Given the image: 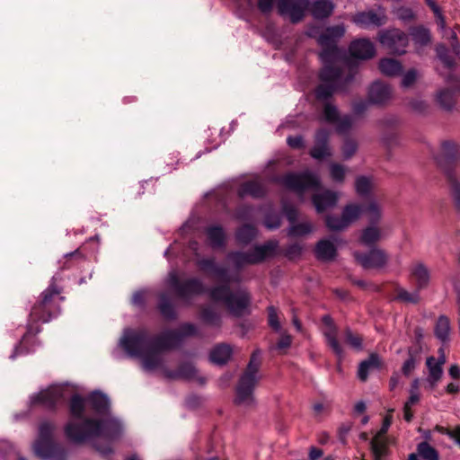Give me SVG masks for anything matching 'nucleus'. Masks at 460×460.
Here are the masks:
<instances>
[{
    "label": "nucleus",
    "mask_w": 460,
    "mask_h": 460,
    "mask_svg": "<svg viewBox=\"0 0 460 460\" xmlns=\"http://www.w3.org/2000/svg\"><path fill=\"white\" fill-rule=\"evenodd\" d=\"M198 333L197 327L192 323H185L179 331H165L156 337H150L146 330L126 329L119 345L133 358L141 359L142 367L146 371L162 369L168 378L193 379L197 370L190 363L181 366L175 372L168 371L164 367L163 353L177 346L182 337Z\"/></svg>",
    "instance_id": "obj_1"
},
{
    "label": "nucleus",
    "mask_w": 460,
    "mask_h": 460,
    "mask_svg": "<svg viewBox=\"0 0 460 460\" xmlns=\"http://www.w3.org/2000/svg\"><path fill=\"white\" fill-rule=\"evenodd\" d=\"M108 397L93 392L86 400L73 395L70 401L71 420L65 426L66 438L74 443H83L95 438L111 440L119 436L121 423L109 414Z\"/></svg>",
    "instance_id": "obj_2"
},
{
    "label": "nucleus",
    "mask_w": 460,
    "mask_h": 460,
    "mask_svg": "<svg viewBox=\"0 0 460 460\" xmlns=\"http://www.w3.org/2000/svg\"><path fill=\"white\" fill-rule=\"evenodd\" d=\"M344 33L345 27L342 24L328 27L322 32L316 28H310L308 31V35L315 38L323 48L320 53L323 65L320 74L321 84L315 91L318 100L324 101L334 92L342 89L352 81L356 73L355 68L343 58V52L337 48V41Z\"/></svg>",
    "instance_id": "obj_3"
},
{
    "label": "nucleus",
    "mask_w": 460,
    "mask_h": 460,
    "mask_svg": "<svg viewBox=\"0 0 460 460\" xmlns=\"http://www.w3.org/2000/svg\"><path fill=\"white\" fill-rule=\"evenodd\" d=\"M261 366V353H252L246 370L242 375L236 387L235 402L241 406H251L254 402L253 389L261 379L259 372Z\"/></svg>",
    "instance_id": "obj_4"
},
{
    "label": "nucleus",
    "mask_w": 460,
    "mask_h": 460,
    "mask_svg": "<svg viewBox=\"0 0 460 460\" xmlns=\"http://www.w3.org/2000/svg\"><path fill=\"white\" fill-rule=\"evenodd\" d=\"M369 103V100L354 102L352 104L353 115L341 116L338 108L331 102H327L323 108V119L326 122L335 125L337 133L346 134L353 128L355 117L364 114L368 109Z\"/></svg>",
    "instance_id": "obj_5"
},
{
    "label": "nucleus",
    "mask_w": 460,
    "mask_h": 460,
    "mask_svg": "<svg viewBox=\"0 0 460 460\" xmlns=\"http://www.w3.org/2000/svg\"><path fill=\"white\" fill-rule=\"evenodd\" d=\"M209 296L214 301L222 302L234 315L240 316L248 311L250 296L245 290L232 292L227 285H223L211 288Z\"/></svg>",
    "instance_id": "obj_6"
},
{
    "label": "nucleus",
    "mask_w": 460,
    "mask_h": 460,
    "mask_svg": "<svg viewBox=\"0 0 460 460\" xmlns=\"http://www.w3.org/2000/svg\"><path fill=\"white\" fill-rule=\"evenodd\" d=\"M279 247V242L270 240L261 245L255 246L249 252H234L227 255V259L234 266L240 269L246 265L262 262L268 258L273 257Z\"/></svg>",
    "instance_id": "obj_7"
},
{
    "label": "nucleus",
    "mask_w": 460,
    "mask_h": 460,
    "mask_svg": "<svg viewBox=\"0 0 460 460\" xmlns=\"http://www.w3.org/2000/svg\"><path fill=\"white\" fill-rule=\"evenodd\" d=\"M54 429V424L49 421H43L39 426V435L33 444V450L41 459L59 458L65 455L60 445L53 440Z\"/></svg>",
    "instance_id": "obj_8"
},
{
    "label": "nucleus",
    "mask_w": 460,
    "mask_h": 460,
    "mask_svg": "<svg viewBox=\"0 0 460 460\" xmlns=\"http://www.w3.org/2000/svg\"><path fill=\"white\" fill-rule=\"evenodd\" d=\"M275 1L259 0V9L263 13H268L272 9ZM308 5V0H278L279 13L282 16L288 17L292 22H297L302 20Z\"/></svg>",
    "instance_id": "obj_9"
},
{
    "label": "nucleus",
    "mask_w": 460,
    "mask_h": 460,
    "mask_svg": "<svg viewBox=\"0 0 460 460\" xmlns=\"http://www.w3.org/2000/svg\"><path fill=\"white\" fill-rule=\"evenodd\" d=\"M282 183L302 197L307 190H318L321 186V180L317 173L306 170L299 173H288L283 177Z\"/></svg>",
    "instance_id": "obj_10"
},
{
    "label": "nucleus",
    "mask_w": 460,
    "mask_h": 460,
    "mask_svg": "<svg viewBox=\"0 0 460 460\" xmlns=\"http://www.w3.org/2000/svg\"><path fill=\"white\" fill-rule=\"evenodd\" d=\"M166 282L176 296L185 301L189 300L192 296L200 295L205 292V287L201 280L197 278H191L181 281L176 270L169 272Z\"/></svg>",
    "instance_id": "obj_11"
},
{
    "label": "nucleus",
    "mask_w": 460,
    "mask_h": 460,
    "mask_svg": "<svg viewBox=\"0 0 460 460\" xmlns=\"http://www.w3.org/2000/svg\"><path fill=\"white\" fill-rule=\"evenodd\" d=\"M58 290L50 285L42 293V300L35 305L30 314V320L31 322H42L47 323L51 320L53 316H56L59 310L54 305L53 298L58 295Z\"/></svg>",
    "instance_id": "obj_12"
},
{
    "label": "nucleus",
    "mask_w": 460,
    "mask_h": 460,
    "mask_svg": "<svg viewBox=\"0 0 460 460\" xmlns=\"http://www.w3.org/2000/svg\"><path fill=\"white\" fill-rule=\"evenodd\" d=\"M361 215H363V206L351 203L343 208L341 217L328 216L325 223L330 230L341 231L358 220Z\"/></svg>",
    "instance_id": "obj_13"
},
{
    "label": "nucleus",
    "mask_w": 460,
    "mask_h": 460,
    "mask_svg": "<svg viewBox=\"0 0 460 460\" xmlns=\"http://www.w3.org/2000/svg\"><path fill=\"white\" fill-rule=\"evenodd\" d=\"M70 394L67 385H51L46 390L31 397V404H40L46 408H52L62 402Z\"/></svg>",
    "instance_id": "obj_14"
},
{
    "label": "nucleus",
    "mask_w": 460,
    "mask_h": 460,
    "mask_svg": "<svg viewBox=\"0 0 460 460\" xmlns=\"http://www.w3.org/2000/svg\"><path fill=\"white\" fill-rule=\"evenodd\" d=\"M380 43L394 54L402 55L406 52L409 44L408 35L399 29H393L381 31L379 34Z\"/></svg>",
    "instance_id": "obj_15"
},
{
    "label": "nucleus",
    "mask_w": 460,
    "mask_h": 460,
    "mask_svg": "<svg viewBox=\"0 0 460 460\" xmlns=\"http://www.w3.org/2000/svg\"><path fill=\"white\" fill-rule=\"evenodd\" d=\"M393 409L388 411L387 414L383 420L381 429L376 432V434L370 441V447L374 456V460H384V457L387 454L385 434L387 433L393 422Z\"/></svg>",
    "instance_id": "obj_16"
},
{
    "label": "nucleus",
    "mask_w": 460,
    "mask_h": 460,
    "mask_svg": "<svg viewBox=\"0 0 460 460\" xmlns=\"http://www.w3.org/2000/svg\"><path fill=\"white\" fill-rule=\"evenodd\" d=\"M355 259L365 269H379L386 265L389 256L385 251L374 248L367 253L355 252Z\"/></svg>",
    "instance_id": "obj_17"
},
{
    "label": "nucleus",
    "mask_w": 460,
    "mask_h": 460,
    "mask_svg": "<svg viewBox=\"0 0 460 460\" xmlns=\"http://www.w3.org/2000/svg\"><path fill=\"white\" fill-rule=\"evenodd\" d=\"M283 211H284L288 220L291 224V226H289V228L288 230V236H291V237L305 236L313 231L314 226L309 221L295 223V221L297 217V211L295 208L288 207L286 204H283Z\"/></svg>",
    "instance_id": "obj_18"
},
{
    "label": "nucleus",
    "mask_w": 460,
    "mask_h": 460,
    "mask_svg": "<svg viewBox=\"0 0 460 460\" xmlns=\"http://www.w3.org/2000/svg\"><path fill=\"white\" fill-rule=\"evenodd\" d=\"M352 20L360 28L367 29L372 26L379 27L385 24L386 15L385 10L379 6L376 10L358 13L353 16Z\"/></svg>",
    "instance_id": "obj_19"
},
{
    "label": "nucleus",
    "mask_w": 460,
    "mask_h": 460,
    "mask_svg": "<svg viewBox=\"0 0 460 460\" xmlns=\"http://www.w3.org/2000/svg\"><path fill=\"white\" fill-rule=\"evenodd\" d=\"M331 131L326 128H320L316 131L314 137V145L310 151V155L314 159H323L332 155V148L329 145Z\"/></svg>",
    "instance_id": "obj_20"
},
{
    "label": "nucleus",
    "mask_w": 460,
    "mask_h": 460,
    "mask_svg": "<svg viewBox=\"0 0 460 460\" xmlns=\"http://www.w3.org/2000/svg\"><path fill=\"white\" fill-rule=\"evenodd\" d=\"M447 83L452 86V89L445 88L438 91L437 102L442 108L450 110L456 103V93L460 91V80L456 79L453 75H448L447 76Z\"/></svg>",
    "instance_id": "obj_21"
},
{
    "label": "nucleus",
    "mask_w": 460,
    "mask_h": 460,
    "mask_svg": "<svg viewBox=\"0 0 460 460\" xmlns=\"http://www.w3.org/2000/svg\"><path fill=\"white\" fill-rule=\"evenodd\" d=\"M323 323L324 324L323 333L326 339L328 346L339 358H342L343 348L337 340L338 330L333 323L332 319L328 315H324L323 317Z\"/></svg>",
    "instance_id": "obj_22"
},
{
    "label": "nucleus",
    "mask_w": 460,
    "mask_h": 460,
    "mask_svg": "<svg viewBox=\"0 0 460 460\" xmlns=\"http://www.w3.org/2000/svg\"><path fill=\"white\" fill-rule=\"evenodd\" d=\"M392 97V90L389 85L381 83H373L368 89V100L372 104H384Z\"/></svg>",
    "instance_id": "obj_23"
},
{
    "label": "nucleus",
    "mask_w": 460,
    "mask_h": 460,
    "mask_svg": "<svg viewBox=\"0 0 460 460\" xmlns=\"http://www.w3.org/2000/svg\"><path fill=\"white\" fill-rule=\"evenodd\" d=\"M349 53L352 57L358 59H368L374 57L376 53L373 43L367 39H359L351 42Z\"/></svg>",
    "instance_id": "obj_24"
},
{
    "label": "nucleus",
    "mask_w": 460,
    "mask_h": 460,
    "mask_svg": "<svg viewBox=\"0 0 460 460\" xmlns=\"http://www.w3.org/2000/svg\"><path fill=\"white\" fill-rule=\"evenodd\" d=\"M338 199L339 194L328 190L315 193L312 198L313 203L319 213L334 207Z\"/></svg>",
    "instance_id": "obj_25"
},
{
    "label": "nucleus",
    "mask_w": 460,
    "mask_h": 460,
    "mask_svg": "<svg viewBox=\"0 0 460 460\" xmlns=\"http://www.w3.org/2000/svg\"><path fill=\"white\" fill-rule=\"evenodd\" d=\"M385 237V234L379 226L370 224L365 227L360 234L359 241L362 244L371 246Z\"/></svg>",
    "instance_id": "obj_26"
},
{
    "label": "nucleus",
    "mask_w": 460,
    "mask_h": 460,
    "mask_svg": "<svg viewBox=\"0 0 460 460\" xmlns=\"http://www.w3.org/2000/svg\"><path fill=\"white\" fill-rule=\"evenodd\" d=\"M197 264L202 270L212 273L219 280L226 282V284L232 281L228 276L227 270L222 266L217 265L214 260H199Z\"/></svg>",
    "instance_id": "obj_27"
},
{
    "label": "nucleus",
    "mask_w": 460,
    "mask_h": 460,
    "mask_svg": "<svg viewBox=\"0 0 460 460\" xmlns=\"http://www.w3.org/2000/svg\"><path fill=\"white\" fill-rule=\"evenodd\" d=\"M265 193L264 184L259 178L243 182L238 189L240 197L250 195L254 198L261 197Z\"/></svg>",
    "instance_id": "obj_28"
},
{
    "label": "nucleus",
    "mask_w": 460,
    "mask_h": 460,
    "mask_svg": "<svg viewBox=\"0 0 460 460\" xmlns=\"http://www.w3.org/2000/svg\"><path fill=\"white\" fill-rule=\"evenodd\" d=\"M411 274L418 289H422L428 286L430 276L428 268L423 263H413L411 267Z\"/></svg>",
    "instance_id": "obj_29"
},
{
    "label": "nucleus",
    "mask_w": 460,
    "mask_h": 460,
    "mask_svg": "<svg viewBox=\"0 0 460 460\" xmlns=\"http://www.w3.org/2000/svg\"><path fill=\"white\" fill-rule=\"evenodd\" d=\"M233 354V348L226 343L217 344L210 352V360L217 365L226 364Z\"/></svg>",
    "instance_id": "obj_30"
},
{
    "label": "nucleus",
    "mask_w": 460,
    "mask_h": 460,
    "mask_svg": "<svg viewBox=\"0 0 460 460\" xmlns=\"http://www.w3.org/2000/svg\"><path fill=\"white\" fill-rule=\"evenodd\" d=\"M410 35L419 51L420 49L428 46L431 41L429 30L424 26H416L410 29Z\"/></svg>",
    "instance_id": "obj_31"
},
{
    "label": "nucleus",
    "mask_w": 460,
    "mask_h": 460,
    "mask_svg": "<svg viewBox=\"0 0 460 460\" xmlns=\"http://www.w3.org/2000/svg\"><path fill=\"white\" fill-rule=\"evenodd\" d=\"M315 254L321 261H331L336 255V246L331 240H321L315 246Z\"/></svg>",
    "instance_id": "obj_32"
},
{
    "label": "nucleus",
    "mask_w": 460,
    "mask_h": 460,
    "mask_svg": "<svg viewBox=\"0 0 460 460\" xmlns=\"http://www.w3.org/2000/svg\"><path fill=\"white\" fill-rule=\"evenodd\" d=\"M207 238L209 245L213 248H221L225 245L226 234L219 226H212L207 228Z\"/></svg>",
    "instance_id": "obj_33"
},
{
    "label": "nucleus",
    "mask_w": 460,
    "mask_h": 460,
    "mask_svg": "<svg viewBox=\"0 0 460 460\" xmlns=\"http://www.w3.org/2000/svg\"><path fill=\"white\" fill-rule=\"evenodd\" d=\"M363 215L367 217L369 224L377 225L382 218V208L376 200H370L363 206Z\"/></svg>",
    "instance_id": "obj_34"
},
{
    "label": "nucleus",
    "mask_w": 460,
    "mask_h": 460,
    "mask_svg": "<svg viewBox=\"0 0 460 460\" xmlns=\"http://www.w3.org/2000/svg\"><path fill=\"white\" fill-rule=\"evenodd\" d=\"M451 325L448 317L440 315L436 323L435 335L443 343L449 341Z\"/></svg>",
    "instance_id": "obj_35"
},
{
    "label": "nucleus",
    "mask_w": 460,
    "mask_h": 460,
    "mask_svg": "<svg viewBox=\"0 0 460 460\" xmlns=\"http://www.w3.org/2000/svg\"><path fill=\"white\" fill-rule=\"evenodd\" d=\"M333 10V4L329 0H315L311 6V13L314 18L328 17Z\"/></svg>",
    "instance_id": "obj_36"
},
{
    "label": "nucleus",
    "mask_w": 460,
    "mask_h": 460,
    "mask_svg": "<svg viewBox=\"0 0 460 460\" xmlns=\"http://www.w3.org/2000/svg\"><path fill=\"white\" fill-rule=\"evenodd\" d=\"M382 74L388 76H395L402 73V67L399 61L394 58H384L379 63Z\"/></svg>",
    "instance_id": "obj_37"
},
{
    "label": "nucleus",
    "mask_w": 460,
    "mask_h": 460,
    "mask_svg": "<svg viewBox=\"0 0 460 460\" xmlns=\"http://www.w3.org/2000/svg\"><path fill=\"white\" fill-rule=\"evenodd\" d=\"M447 177L451 195L457 209L460 211V178L453 171H449Z\"/></svg>",
    "instance_id": "obj_38"
},
{
    "label": "nucleus",
    "mask_w": 460,
    "mask_h": 460,
    "mask_svg": "<svg viewBox=\"0 0 460 460\" xmlns=\"http://www.w3.org/2000/svg\"><path fill=\"white\" fill-rule=\"evenodd\" d=\"M426 365L429 369L428 381L431 385V386H435L442 376L443 368L442 367L435 363V358L432 356L427 358Z\"/></svg>",
    "instance_id": "obj_39"
},
{
    "label": "nucleus",
    "mask_w": 460,
    "mask_h": 460,
    "mask_svg": "<svg viewBox=\"0 0 460 460\" xmlns=\"http://www.w3.org/2000/svg\"><path fill=\"white\" fill-rule=\"evenodd\" d=\"M379 365V358L376 355H371L367 360L360 363L358 376L361 381H366L368 376V371Z\"/></svg>",
    "instance_id": "obj_40"
},
{
    "label": "nucleus",
    "mask_w": 460,
    "mask_h": 460,
    "mask_svg": "<svg viewBox=\"0 0 460 460\" xmlns=\"http://www.w3.org/2000/svg\"><path fill=\"white\" fill-rule=\"evenodd\" d=\"M442 155L450 160L460 159V146L452 141H446L441 146Z\"/></svg>",
    "instance_id": "obj_41"
},
{
    "label": "nucleus",
    "mask_w": 460,
    "mask_h": 460,
    "mask_svg": "<svg viewBox=\"0 0 460 460\" xmlns=\"http://www.w3.org/2000/svg\"><path fill=\"white\" fill-rule=\"evenodd\" d=\"M436 51H437L438 58H439V60L443 64V67L445 69L448 70L449 75H452V70H453V66H454V60L450 57L448 49L445 46H443V45H438L436 48Z\"/></svg>",
    "instance_id": "obj_42"
},
{
    "label": "nucleus",
    "mask_w": 460,
    "mask_h": 460,
    "mask_svg": "<svg viewBox=\"0 0 460 460\" xmlns=\"http://www.w3.org/2000/svg\"><path fill=\"white\" fill-rule=\"evenodd\" d=\"M256 229L251 225L243 226L236 233L239 243H247L256 236Z\"/></svg>",
    "instance_id": "obj_43"
},
{
    "label": "nucleus",
    "mask_w": 460,
    "mask_h": 460,
    "mask_svg": "<svg viewBox=\"0 0 460 460\" xmlns=\"http://www.w3.org/2000/svg\"><path fill=\"white\" fill-rule=\"evenodd\" d=\"M418 454L424 460H438V452L427 442H421L418 445Z\"/></svg>",
    "instance_id": "obj_44"
},
{
    "label": "nucleus",
    "mask_w": 460,
    "mask_h": 460,
    "mask_svg": "<svg viewBox=\"0 0 460 460\" xmlns=\"http://www.w3.org/2000/svg\"><path fill=\"white\" fill-rule=\"evenodd\" d=\"M420 382L419 378H415L411 382V387L409 389L410 396H409V399L407 400V402H405V404H407V407L413 406L420 401Z\"/></svg>",
    "instance_id": "obj_45"
},
{
    "label": "nucleus",
    "mask_w": 460,
    "mask_h": 460,
    "mask_svg": "<svg viewBox=\"0 0 460 460\" xmlns=\"http://www.w3.org/2000/svg\"><path fill=\"white\" fill-rule=\"evenodd\" d=\"M356 191L360 196L368 194L372 189V181L369 178L360 176L356 180Z\"/></svg>",
    "instance_id": "obj_46"
},
{
    "label": "nucleus",
    "mask_w": 460,
    "mask_h": 460,
    "mask_svg": "<svg viewBox=\"0 0 460 460\" xmlns=\"http://www.w3.org/2000/svg\"><path fill=\"white\" fill-rule=\"evenodd\" d=\"M357 150H358L357 142L350 137L345 138L343 145L341 146V153H342L343 158L344 159L351 158L355 155Z\"/></svg>",
    "instance_id": "obj_47"
},
{
    "label": "nucleus",
    "mask_w": 460,
    "mask_h": 460,
    "mask_svg": "<svg viewBox=\"0 0 460 460\" xmlns=\"http://www.w3.org/2000/svg\"><path fill=\"white\" fill-rule=\"evenodd\" d=\"M202 320L211 325H219V314L211 307H206L201 312Z\"/></svg>",
    "instance_id": "obj_48"
},
{
    "label": "nucleus",
    "mask_w": 460,
    "mask_h": 460,
    "mask_svg": "<svg viewBox=\"0 0 460 460\" xmlns=\"http://www.w3.org/2000/svg\"><path fill=\"white\" fill-rule=\"evenodd\" d=\"M159 309L161 314L166 318H172L174 316L173 306L165 295H162L160 297Z\"/></svg>",
    "instance_id": "obj_49"
},
{
    "label": "nucleus",
    "mask_w": 460,
    "mask_h": 460,
    "mask_svg": "<svg viewBox=\"0 0 460 460\" xmlns=\"http://www.w3.org/2000/svg\"><path fill=\"white\" fill-rule=\"evenodd\" d=\"M330 173L333 181L341 182L345 177L346 167L341 164H332L330 165Z\"/></svg>",
    "instance_id": "obj_50"
},
{
    "label": "nucleus",
    "mask_w": 460,
    "mask_h": 460,
    "mask_svg": "<svg viewBox=\"0 0 460 460\" xmlns=\"http://www.w3.org/2000/svg\"><path fill=\"white\" fill-rule=\"evenodd\" d=\"M344 341L354 349H361L362 339L358 335L353 333L350 329L345 330Z\"/></svg>",
    "instance_id": "obj_51"
},
{
    "label": "nucleus",
    "mask_w": 460,
    "mask_h": 460,
    "mask_svg": "<svg viewBox=\"0 0 460 460\" xmlns=\"http://www.w3.org/2000/svg\"><path fill=\"white\" fill-rule=\"evenodd\" d=\"M396 297L403 302L413 303V304L418 303L420 300V296L417 291L410 293L407 290L402 289V288H401L397 291Z\"/></svg>",
    "instance_id": "obj_52"
},
{
    "label": "nucleus",
    "mask_w": 460,
    "mask_h": 460,
    "mask_svg": "<svg viewBox=\"0 0 460 460\" xmlns=\"http://www.w3.org/2000/svg\"><path fill=\"white\" fill-rule=\"evenodd\" d=\"M408 107L412 112L421 114L427 111L428 104L426 103L425 101L419 98H415L409 102Z\"/></svg>",
    "instance_id": "obj_53"
},
{
    "label": "nucleus",
    "mask_w": 460,
    "mask_h": 460,
    "mask_svg": "<svg viewBox=\"0 0 460 460\" xmlns=\"http://www.w3.org/2000/svg\"><path fill=\"white\" fill-rule=\"evenodd\" d=\"M416 365L417 359L415 355H413L411 351H409V358L405 360L402 367L403 375L409 376L415 369Z\"/></svg>",
    "instance_id": "obj_54"
},
{
    "label": "nucleus",
    "mask_w": 460,
    "mask_h": 460,
    "mask_svg": "<svg viewBox=\"0 0 460 460\" xmlns=\"http://www.w3.org/2000/svg\"><path fill=\"white\" fill-rule=\"evenodd\" d=\"M268 314L270 326L276 332H279L281 330V325L279 322L277 309L274 306H269Z\"/></svg>",
    "instance_id": "obj_55"
},
{
    "label": "nucleus",
    "mask_w": 460,
    "mask_h": 460,
    "mask_svg": "<svg viewBox=\"0 0 460 460\" xmlns=\"http://www.w3.org/2000/svg\"><path fill=\"white\" fill-rule=\"evenodd\" d=\"M395 14L398 19L403 22H410L414 19V13L409 7H400L396 10Z\"/></svg>",
    "instance_id": "obj_56"
},
{
    "label": "nucleus",
    "mask_w": 460,
    "mask_h": 460,
    "mask_svg": "<svg viewBox=\"0 0 460 460\" xmlns=\"http://www.w3.org/2000/svg\"><path fill=\"white\" fill-rule=\"evenodd\" d=\"M418 77L417 71L415 69L409 70L402 77V84L403 87L411 86Z\"/></svg>",
    "instance_id": "obj_57"
},
{
    "label": "nucleus",
    "mask_w": 460,
    "mask_h": 460,
    "mask_svg": "<svg viewBox=\"0 0 460 460\" xmlns=\"http://www.w3.org/2000/svg\"><path fill=\"white\" fill-rule=\"evenodd\" d=\"M264 225L268 229H277L280 226V217L279 215H268Z\"/></svg>",
    "instance_id": "obj_58"
},
{
    "label": "nucleus",
    "mask_w": 460,
    "mask_h": 460,
    "mask_svg": "<svg viewBox=\"0 0 460 460\" xmlns=\"http://www.w3.org/2000/svg\"><path fill=\"white\" fill-rule=\"evenodd\" d=\"M303 246L299 243L290 244L286 250V255L289 259L298 257L302 253Z\"/></svg>",
    "instance_id": "obj_59"
},
{
    "label": "nucleus",
    "mask_w": 460,
    "mask_h": 460,
    "mask_svg": "<svg viewBox=\"0 0 460 460\" xmlns=\"http://www.w3.org/2000/svg\"><path fill=\"white\" fill-rule=\"evenodd\" d=\"M287 141L288 146L292 148H301L304 146V139L300 136L289 137Z\"/></svg>",
    "instance_id": "obj_60"
},
{
    "label": "nucleus",
    "mask_w": 460,
    "mask_h": 460,
    "mask_svg": "<svg viewBox=\"0 0 460 460\" xmlns=\"http://www.w3.org/2000/svg\"><path fill=\"white\" fill-rule=\"evenodd\" d=\"M290 344H291L290 335L284 333L281 335V338L277 344V348L279 349H285L288 348L290 346Z\"/></svg>",
    "instance_id": "obj_61"
},
{
    "label": "nucleus",
    "mask_w": 460,
    "mask_h": 460,
    "mask_svg": "<svg viewBox=\"0 0 460 460\" xmlns=\"http://www.w3.org/2000/svg\"><path fill=\"white\" fill-rule=\"evenodd\" d=\"M145 299V292L144 291H137L133 294L132 303L135 305H142Z\"/></svg>",
    "instance_id": "obj_62"
},
{
    "label": "nucleus",
    "mask_w": 460,
    "mask_h": 460,
    "mask_svg": "<svg viewBox=\"0 0 460 460\" xmlns=\"http://www.w3.org/2000/svg\"><path fill=\"white\" fill-rule=\"evenodd\" d=\"M434 14L439 30L444 31L446 29V20L441 10H438V13H434Z\"/></svg>",
    "instance_id": "obj_63"
},
{
    "label": "nucleus",
    "mask_w": 460,
    "mask_h": 460,
    "mask_svg": "<svg viewBox=\"0 0 460 460\" xmlns=\"http://www.w3.org/2000/svg\"><path fill=\"white\" fill-rule=\"evenodd\" d=\"M323 455V450L312 447L309 451V459L310 460H318Z\"/></svg>",
    "instance_id": "obj_64"
}]
</instances>
